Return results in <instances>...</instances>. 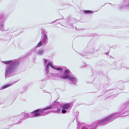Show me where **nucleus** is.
<instances>
[{
  "label": "nucleus",
  "mask_w": 129,
  "mask_h": 129,
  "mask_svg": "<svg viewBox=\"0 0 129 129\" xmlns=\"http://www.w3.org/2000/svg\"><path fill=\"white\" fill-rule=\"evenodd\" d=\"M46 109L41 110V109H37L31 113V117H34L40 115L41 113H43V111Z\"/></svg>",
  "instance_id": "1"
},
{
  "label": "nucleus",
  "mask_w": 129,
  "mask_h": 129,
  "mask_svg": "<svg viewBox=\"0 0 129 129\" xmlns=\"http://www.w3.org/2000/svg\"><path fill=\"white\" fill-rule=\"evenodd\" d=\"M71 106V104L69 103H67L64 104L62 106L63 109H67L69 108Z\"/></svg>",
  "instance_id": "2"
},
{
  "label": "nucleus",
  "mask_w": 129,
  "mask_h": 129,
  "mask_svg": "<svg viewBox=\"0 0 129 129\" xmlns=\"http://www.w3.org/2000/svg\"><path fill=\"white\" fill-rule=\"evenodd\" d=\"M107 122V121H98V124L100 125H105L109 123Z\"/></svg>",
  "instance_id": "3"
},
{
  "label": "nucleus",
  "mask_w": 129,
  "mask_h": 129,
  "mask_svg": "<svg viewBox=\"0 0 129 129\" xmlns=\"http://www.w3.org/2000/svg\"><path fill=\"white\" fill-rule=\"evenodd\" d=\"M83 12L84 13L86 14H92L93 13V12L90 10H85Z\"/></svg>",
  "instance_id": "4"
},
{
  "label": "nucleus",
  "mask_w": 129,
  "mask_h": 129,
  "mask_svg": "<svg viewBox=\"0 0 129 129\" xmlns=\"http://www.w3.org/2000/svg\"><path fill=\"white\" fill-rule=\"evenodd\" d=\"M12 85L11 84H8L3 85L2 87V89H4L11 86Z\"/></svg>",
  "instance_id": "5"
},
{
  "label": "nucleus",
  "mask_w": 129,
  "mask_h": 129,
  "mask_svg": "<svg viewBox=\"0 0 129 129\" xmlns=\"http://www.w3.org/2000/svg\"><path fill=\"white\" fill-rule=\"evenodd\" d=\"M68 79L72 81H75L76 80V79L74 77H71L70 75H69Z\"/></svg>",
  "instance_id": "6"
},
{
  "label": "nucleus",
  "mask_w": 129,
  "mask_h": 129,
  "mask_svg": "<svg viewBox=\"0 0 129 129\" xmlns=\"http://www.w3.org/2000/svg\"><path fill=\"white\" fill-rule=\"evenodd\" d=\"M69 75H67L64 76H62L61 77L62 79H68Z\"/></svg>",
  "instance_id": "7"
},
{
  "label": "nucleus",
  "mask_w": 129,
  "mask_h": 129,
  "mask_svg": "<svg viewBox=\"0 0 129 129\" xmlns=\"http://www.w3.org/2000/svg\"><path fill=\"white\" fill-rule=\"evenodd\" d=\"M42 44V43L41 41H40L37 44L36 47L37 48H38L40 47Z\"/></svg>",
  "instance_id": "8"
},
{
  "label": "nucleus",
  "mask_w": 129,
  "mask_h": 129,
  "mask_svg": "<svg viewBox=\"0 0 129 129\" xmlns=\"http://www.w3.org/2000/svg\"><path fill=\"white\" fill-rule=\"evenodd\" d=\"M10 62V61H5L3 62V63L5 64H8Z\"/></svg>",
  "instance_id": "9"
},
{
  "label": "nucleus",
  "mask_w": 129,
  "mask_h": 129,
  "mask_svg": "<svg viewBox=\"0 0 129 129\" xmlns=\"http://www.w3.org/2000/svg\"><path fill=\"white\" fill-rule=\"evenodd\" d=\"M66 111L64 109L62 110L61 111V113H65L66 112Z\"/></svg>",
  "instance_id": "10"
},
{
  "label": "nucleus",
  "mask_w": 129,
  "mask_h": 129,
  "mask_svg": "<svg viewBox=\"0 0 129 129\" xmlns=\"http://www.w3.org/2000/svg\"><path fill=\"white\" fill-rule=\"evenodd\" d=\"M43 52V50H41L39 51L38 52V53L39 54H42Z\"/></svg>",
  "instance_id": "11"
},
{
  "label": "nucleus",
  "mask_w": 129,
  "mask_h": 129,
  "mask_svg": "<svg viewBox=\"0 0 129 129\" xmlns=\"http://www.w3.org/2000/svg\"><path fill=\"white\" fill-rule=\"evenodd\" d=\"M69 73V71L68 70H65L64 72V74H67Z\"/></svg>",
  "instance_id": "12"
},
{
  "label": "nucleus",
  "mask_w": 129,
  "mask_h": 129,
  "mask_svg": "<svg viewBox=\"0 0 129 129\" xmlns=\"http://www.w3.org/2000/svg\"><path fill=\"white\" fill-rule=\"evenodd\" d=\"M50 66L52 67V64L51 62H48V64H47V66Z\"/></svg>",
  "instance_id": "13"
},
{
  "label": "nucleus",
  "mask_w": 129,
  "mask_h": 129,
  "mask_svg": "<svg viewBox=\"0 0 129 129\" xmlns=\"http://www.w3.org/2000/svg\"><path fill=\"white\" fill-rule=\"evenodd\" d=\"M47 38L46 35V34H45L43 36V38L45 39V40H46Z\"/></svg>",
  "instance_id": "14"
},
{
  "label": "nucleus",
  "mask_w": 129,
  "mask_h": 129,
  "mask_svg": "<svg viewBox=\"0 0 129 129\" xmlns=\"http://www.w3.org/2000/svg\"><path fill=\"white\" fill-rule=\"evenodd\" d=\"M78 122H77V125L78 127H79L81 125L79 123V121H78Z\"/></svg>",
  "instance_id": "15"
},
{
  "label": "nucleus",
  "mask_w": 129,
  "mask_h": 129,
  "mask_svg": "<svg viewBox=\"0 0 129 129\" xmlns=\"http://www.w3.org/2000/svg\"><path fill=\"white\" fill-rule=\"evenodd\" d=\"M57 70H61V71L62 70V69L61 68H57Z\"/></svg>",
  "instance_id": "16"
},
{
  "label": "nucleus",
  "mask_w": 129,
  "mask_h": 129,
  "mask_svg": "<svg viewBox=\"0 0 129 129\" xmlns=\"http://www.w3.org/2000/svg\"><path fill=\"white\" fill-rule=\"evenodd\" d=\"M19 122H18L17 123H16V124H19Z\"/></svg>",
  "instance_id": "17"
}]
</instances>
